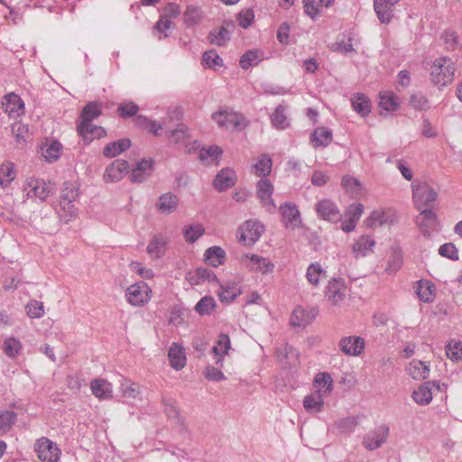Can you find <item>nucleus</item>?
Segmentation results:
<instances>
[{"label": "nucleus", "mask_w": 462, "mask_h": 462, "mask_svg": "<svg viewBox=\"0 0 462 462\" xmlns=\"http://www.w3.org/2000/svg\"><path fill=\"white\" fill-rule=\"evenodd\" d=\"M226 257V251L217 245L208 248L204 253V260L213 267H218L225 263Z\"/></svg>", "instance_id": "37"}, {"label": "nucleus", "mask_w": 462, "mask_h": 462, "mask_svg": "<svg viewBox=\"0 0 462 462\" xmlns=\"http://www.w3.org/2000/svg\"><path fill=\"white\" fill-rule=\"evenodd\" d=\"M434 285L428 281H419L416 292L423 302H430L434 299Z\"/></svg>", "instance_id": "50"}, {"label": "nucleus", "mask_w": 462, "mask_h": 462, "mask_svg": "<svg viewBox=\"0 0 462 462\" xmlns=\"http://www.w3.org/2000/svg\"><path fill=\"white\" fill-rule=\"evenodd\" d=\"M346 292V286L344 281L333 278L326 287L325 298L332 305H337L344 300Z\"/></svg>", "instance_id": "13"}, {"label": "nucleus", "mask_w": 462, "mask_h": 462, "mask_svg": "<svg viewBox=\"0 0 462 462\" xmlns=\"http://www.w3.org/2000/svg\"><path fill=\"white\" fill-rule=\"evenodd\" d=\"M236 182V171L229 168L222 169L215 177L213 180V187L217 191H224L233 187Z\"/></svg>", "instance_id": "18"}, {"label": "nucleus", "mask_w": 462, "mask_h": 462, "mask_svg": "<svg viewBox=\"0 0 462 462\" xmlns=\"http://www.w3.org/2000/svg\"><path fill=\"white\" fill-rule=\"evenodd\" d=\"M400 0H374V12L382 23L388 24L393 17L395 5Z\"/></svg>", "instance_id": "17"}, {"label": "nucleus", "mask_w": 462, "mask_h": 462, "mask_svg": "<svg viewBox=\"0 0 462 462\" xmlns=\"http://www.w3.org/2000/svg\"><path fill=\"white\" fill-rule=\"evenodd\" d=\"M120 391L123 397L127 400H136L141 393L139 384L125 378L120 381Z\"/></svg>", "instance_id": "47"}, {"label": "nucleus", "mask_w": 462, "mask_h": 462, "mask_svg": "<svg viewBox=\"0 0 462 462\" xmlns=\"http://www.w3.org/2000/svg\"><path fill=\"white\" fill-rule=\"evenodd\" d=\"M324 396L323 394L314 392L306 395L303 399V407L309 413L320 412L324 408Z\"/></svg>", "instance_id": "36"}, {"label": "nucleus", "mask_w": 462, "mask_h": 462, "mask_svg": "<svg viewBox=\"0 0 462 462\" xmlns=\"http://www.w3.org/2000/svg\"><path fill=\"white\" fill-rule=\"evenodd\" d=\"M433 388L434 382L428 381L422 384H420L416 390L412 393L413 401L419 405H428L433 398Z\"/></svg>", "instance_id": "26"}, {"label": "nucleus", "mask_w": 462, "mask_h": 462, "mask_svg": "<svg viewBox=\"0 0 462 462\" xmlns=\"http://www.w3.org/2000/svg\"><path fill=\"white\" fill-rule=\"evenodd\" d=\"M170 136L175 143H183L186 152L189 153L199 149V145L196 140H194L190 145L187 143L190 137L189 131L188 127L183 124L178 125L176 129L171 132Z\"/></svg>", "instance_id": "21"}, {"label": "nucleus", "mask_w": 462, "mask_h": 462, "mask_svg": "<svg viewBox=\"0 0 462 462\" xmlns=\"http://www.w3.org/2000/svg\"><path fill=\"white\" fill-rule=\"evenodd\" d=\"M288 106L281 104L271 115L272 125L278 130H285L290 126V119L288 117Z\"/></svg>", "instance_id": "31"}, {"label": "nucleus", "mask_w": 462, "mask_h": 462, "mask_svg": "<svg viewBox=\"0 0 462 462\" xmlns=\"http://www.w3.org/2000/svg\"><path fill=\"white\" fill-rule=\"evenodd\" d=\"M178 204V197L171 192H167L159 197L156 208L161 213L169 215L177 209Z\"/></svg>", "instance_id": "30"}, {"label": "nucleus", "mask_w": 462, "mask_h": 462, "mask_svg": "<svg viewBox=\"0 0 462 462\" xmlns=\"http://www.w3.org/2000/svg\"><path fill=\"white\" fill-rule=\"evenodd\" d=\"M446 355L453 362L462 361V342L451 340L446 345Z\"/></svg>", "instance_id": "52"}, {"label": "nucleus", "mask_w": 462, "mask_h": 462, "mask_svg": "<svg viewBox=\"0 0 462 462\" xmlns=\"http://www.w3.org/2000/svg\"><path fill=\"white\" fill-rule=\"evenodd\" d=\"M430 365L426 362L413 359L409 363V365L406 367L407 374L413 379V380H425L430 375Z\"/></svg>", "instance_id": "28"}, {"label": "nucleus", "mask_w": 462, "mask_h": 462, "mask_svg": "<svg viewBox=\"0 0 462 462\" xmlns=\"http://www.w3.org/2000/svg\"><path fill=\"white\" fill-rule=\"evenodd\" d=\"M135 123L140 127L148 130L150 133H152L156 136L161 134V130L162 129V126L156 121L150 120L143 116H138L135 118Z\"/></svg>", "instance_id": "54"}, {"label": "nucleus", "mask_w": 462, "mask_h": 462, "mask_svg": "<svg viewBox=\"0 0 462 462\" xmlns=\"http://www.w3.org/2000/svg\"><path fill=\"white\" fill-rule=\"evenodd\" d=\"M240 262L248 270L261 273L263 275L272 273L275 267L271 260L256 254H243Z\"/></svg>", "instance_id": "5"}, {"label": "nucleus", "mask_w": 462, "mask_h": 462, "mask_svg": "<svg viewBox=\"0 0 462 462\" xmlns=\"http://www.w3.org/2000/svg\"><path fill=\"white\" fill-rule=\"evenodd\" d=\"M421 211H420V217H418V224L420 226V228L421 229V231L425 234V235H428L430 236V233L429 231L427 230V228L429 226H432L436 224L437 222V215L436 213L430 209V208H420Z\"/></svg>", "instance_id": "46"}, {"label": "nucleus", "mask_w": 462, "mask_h": 462, "mask_svg": "<svg viewBox=\"0 0 462 462\" xmlns=\"http://www.w3.org/2000/svg\"><path fill=\"white\" fill-rule=\"evenodd\" d=\"M263 60V52L261 50H249L241 56L239 64L243 69H248L258 65Z\"/></svg>", "instance_id": "44"}, {"label": "nucleus", "mask_w": 462, "mask_h": 462, "mask_svg": "<svg viewBox=\"0 0 462 462\" xmlns=\"http://www.w3.org/2000/svg\"><path fill=\"white\" fill-rule=\"evenodd\" d=\"M171 366L175 370L182 369L186 365L185 349L178 343H173L168 352Z\"/></svg>", "instance_id": "29"}, {"label": "nucleus", "mask_w": 462, "mask_h": 462, "mask_svg": "<svg viewBox=\"0 0 462 462\" xmlns=\"http://www.w3.org/2000/svg\"><path fill=\"white\" fill-rule=\"evenodd\" d=\"M26 313L31 319H39L44 315L43 303L38 300H31L25 306Z\"/></svg>", "instance_id": "63"}, {"label": "nucleus", "mask_w": 462, "mask_h": 462, "mask_svg": "<svg viewBox=\"0 0 462 462\" xmlns=\"http://www.w3.org/2000/svg\"><path fill=\"white\" fill-rule=\"evenodd\" d=\"M316 313L308 311L299 306L294 309L291 316V325L293 327H306L315 319Z\"/></svg>", "instance_id": "33"}, {"label": "nucleus", "mask_w": 462, "mask_h": 462, "mask_svg": "<svg viewBox=\"0 0 462 462\" xmlns=\"http://www.w3.org/2000/svg\"><path fill=\"white\" fill-rule=\"evenodd\" d=\"M17 415L13 411H0V434L6 432L15 422Z\"/></svg>", "instance_id": "59"}, {"label": "nucleus", "mask_w": 462, "mask_h": 462, "mask_svg": "<svg viewBox=\"0 0 462 462\" xmlns=\"http://www.w3.org/2000/svg\"><path fill=\"white\" fill-rule=\"evenodd\" d=\"M153 160L142 159L137 162L135 166L132 169L130 173V180L132 182L142 183L146 180L153 171Z\"/></svg>", "instance_id": "15"}, {"label": "nucleus", "mask_w": 462, "mask_h": 462, "mask_svg": "<svg viewBox=\"0 0 462 462\" xmlns=\"http://www.w3.org/2000/svg\"><path fill=\"white\" fill-rule=\"evenodd\" d=\"M101 114L100 106L96 102H89L87 104L80 115L83 120H91L97 118Z\"/></svg>", "instance_id": "60"}, {"label": "nucleus", "mask_w": 462, "mask_h": 462, "mask_svg": "<svg viewBox=\"0 0 462 462\" xmlns=\"http://www.w3.org/2000/svg\"><path fill=\"white\" fill-rule=\"evenodd\" d=\"M313 386L316 392L327 397L333 390L334 382L328 373H319L314 378Z\"/></svg>", "instance_id": "34"}, {"label": "nucleus", "mask_w": 462, "mask_h": 462, "mask_svg": "<svg viewBox=\"0 0 462 462\" xmlns=\"http://www.w3.org/2000/svg\"><path fill=\"white\" fill-rule=\"evenodd\" d=\"M351 105L359 116L365 117L371 112V102L369 98L361 93L354 94L351 97Z\"/></svg>", "instance_id": "40"}, {"label": "nucleus", "mask_w": 462, "mask_h": 462, "mask_svg": "<svg viewBox=\"0 0 462 462\" xmlns=\"http://www.w3.org/2000/svg\"><path fill=\"white\" fill-rule=\"evenodd\" d=\"M186 279L190 285H199L207 281L209 282L217 281V276L212 270L199 267L195 271L188 273Z\"/></svg>", "instance_id": "27"}, {"label": "nucleus", "mask_w": 462, "mask_h": 462, "mask_svg": "<svg viewBox=\"0 0 462 462\" xmlns=\"http://www.w3.org/2000/svg\"><path fill=\"white\" fill-rule=\"evenodd\" d=\"M152 290L144 282H138L130 285L125 297L127 301L133 306H143L151 300Z\"/></svg>", "instance_id": "8"}, {"label": "nucleus", "mask_w": 462, "mask_h": 462, "mask_svg": "<svg viewBox=\"0 0 462 462\" xmlns=\"http://www.w3.org/2000/svg\"><path fill=\"white\" fill-rule=\"evenodd\" d=\"M320 217L327 221L337 222L341 219V214L337 207L329 199H322L316 206Z\"/></svg>", "instance_id": "20"}, {"label": "nucleus", "mask_w": 462, "mask_h": 462, "mask_svg": "<svg viewBox=\"0 0 462 462\" xmlns=\"http://www.w3.org/2000/svg\"><path fill=\"white\" fill-rule=\"evenodd\" d=\"M273 167V161L267 154H262L251 166V172L257 177L266 178L270 175Z\"/></svg>", "instance_id": "35"}, {"label": "nucleus", "mask_w": 462, "mask_h": 462, "mask_svg": "<svg viewBox=\"0 0 462 462\" xmlns=\"http://www.w3.org/2000/svg\"><path fill=\"white\" fill-rule=\"evenodd\" d=\"M34 451L42 462H58L61 455V450L58 445L46 437L36 439Z\"/></svg>", "instance_id": "3"}, {"label": "nucleus", "mask_w": 462, "mask_h": 462, "mask_svg": "<svg viewBox=\"0 0 462 462\" xmlns=\"http://www.w3.org/2000/svg\"><path fill=\"white\" fill-rule=\"evenodd\" d=\"M231 347L230 338L226 334L218 337L217 344L213 346L212 352L216 357V365H221L224 356L228 354Z\"/></svg>", "instance_id": "39"}, {"label": "nucleus", "mask_w": 462, "mask_h": 462, "mask_svg": "<svg viewBox=\"0 0 462 462\" xmlns=\"http://www.w3.org/2000/svg\"><path fill=\"white\" fill-rule=\"evenodd\" d=\"M379 106L385 111H395L399 107V98L393 92H382L380 94Z\"/></svg>", "instance_id": "49"}, {"label": "nucleus", "mask_w": 462, "mask_h": 462, "mask_svg": "<svg viewBox=\"0 0 462 462\" xmlns=\"http://www.w3.org/2000/svg\"><path fill=\"white\" fill-rule=\"evenodd\" d=\"M389 435L388 426L382 424L371 430L364 437V447L368 450H374L380 448L387 439Z\"/></svg>", "instance_id": "11"}, {"label": "nucleus", "mask_w": 462, "mask_h": 462, "mask_svg": "<svg viewBox=\"0 0 462 462\" xmlns=\"http://www.w3.org/2000/svg\"><path fill=\"white\" fill-rule=\"evenodd\" d=\"M279 210L286 228L300 226L301 223L300 215L295 204L289 202L283 203L280 206Z\"/></svg>", "instance_id": "16"}, {"label": "nucleus", "mask_w": 462, "mask_h": 462, "mask_svg": "<svg viewBox=\"0 0 462 462\" xmlns=\"http://www.w3.org/2000/svg\"><path fill=\"white\" fill-rule=\"evenodd\" d=\"M412 199L417 208L430 206L437 198V190L427 181L414 180L411 183Z\"/></svg>", "instance_id": "2"}, {"label": "nucleus", "mask_w": 462, "mask_h": 462, "mask_svg": "<svg viewBox=\"0 0 462 462\" xmlns=\"http://www.w3.org/2000/svg\"><path fill=\"white\" fill-rule=\"evenodd\" d=\"M455 64L448 57L437 58L431 67V80L438 87H444L449 84L454 78Z\"/></svg>", "instance_id": "1"}, {"label": "nucleus", "mask_w": 462, "mask_h": 462, "mask_svg": "<svg viewBox=\"0 0 462 462\" xmlns=\"http://www.w3.org/2000/svg\"><path fill=\"white\" fill-rule=\"evenodd\" d=\"M339 349L346 356H358L365 346V341L358 336L344 337L339 340Z\"/></svg>", "instance_id": "12"}, {"label": "nucleus", "mask_w": 462, "mask_h": 462, "mask_svg": "<svg viewBox=\"0 0 462 462\" xmlns=\"http://www.w3.org/2000/svg\"><path fill=\"white\" fill-rule=\"evenodd\" d=\"M306 279L312 287H319L321 280L327 278V271L320 263H311L306 270Z\"/></svg>", "instance_id": "32"}, {"label": "nucleus", "mask_w": 462, "mask_h": 462, "mask_svg": "<svg viewBox=\"0 0 462 462\" xmlns=\"http://www.w3.org/2000/svg\"><path fill=\"white\" fill-rule=\"evenodd\" d=\"M375 241L371 236H359L352 245V252L356 258L365 257L374 252Z\"/></svg>", "instance_id": "23"}, {"label": "nucleus", "mask_w": 462, "mask_h": 462, "mask_svg": "<svg viewBox=\"0 0 462 462\" xmlns=\"http://www.w3.org/2000/svg\"><path fill=\"white\" fill-rule=\"evenodd\" d=\"M397 221V214L392 208H379L373 210L365 218V225L366 227L374 228L392 225Z\"/></svg>", "instance_id": "6"}, {"label": "nucleus", "mask_w": 462, "mask_h": 462, "mask_svg": "<svg viewBox=\"0 0 462 462\" xmlns=\"http://www.w3.org/2000/svg\"><path fill=\"white\" fill-rule=\"evenodd\" d=\"M23 192L26 194L28 199L44 201L49 196L50 190L44 180L29 178L23 185Z\"/></svg>", "instance_id": "10"}, {"label": "nucleus", "mask_w": 462, "mask_h": 462, "mask_svg": "<svg viewBox=\"0 0 462 462\" xmlns=\"http://www.w3.org/2000/svg\"><path fill=\"white\" fill-rule=\"evenodd\" d=\"M229 40L230 33L225 27L213 30L208 34V41L213 45L224 46Z\"/></svg>", "instance_id": "51"}, {"label": "nucleus", "mask_w": 462, "mask_h": 462, "mask_svg": "<svg viewBox=\"0 0 462 462\" xmlns=\"http://www.w3.org/2000/svg\"><path fill=\"white\" fill-rule=\"evenodd\" d=\"M61 144L57 141L51 142L50 144L42 148V156L46 161L51 162L58 160L60 156Z\"/></svg>", "instance_id": "57"}, {"label": "nucleus", "mask_w": 462, "mask_h": 462, "mask_svg": "<svg viewBox=\"0 0 462 462\" xmlns=\"http://www.w3.org/2000/svg\"><path fill=\"white\" fill-rule=\"evenodd\" d=\"M3 349L9 357H15L22 350V343L15 337H7L4 341Z\"/></svg>", "instance_id": "56"}, {"label": "nucleus", "mask_w": 462, "mask_h": 462, "mask_svg": "<svg viewBox=\"0 0 462 462\" xmlns=\"http://www.w3.org/2000/svg\"><path fill=\"white\" fill-rule=\"evenodd\" d=\"M263 231L264 226L259 220H246L239 227L240 241L251 246L260 239Z\"/></svg>", "instance_id": "7"}, {"label": "nucleus", "mask_w": 462, "mask_h": 462, "mask_svg": "<svg viewBox=\"0 0 462 462\" xmlns=\"http://www.w3.org/2000/svg\"><path fill=\"white\" fill-rule=\"evenodd\" d=\"M3 108L12 117H18L24 113V104L21 97L14 93L5 97Z\"/></svg>", "instance_id": "24"}, {"label": "nucleus", "mask_w": 462, "mask_h": 462, "mask_svg": "<svg viewBox=\"0 0 462 462\" xmlns=\"http://www.w3.org/2000/svg\"><path fill=\"white\" fill-rule=\"evenodd\" d=\"M78 195V189L73 184L64 183L60 193V203L74 202Z\"/></svg>", "instance_id": "64"}, {"label": "nucleus", "mask_w": 462, "mask_h": 462, "mask_svg": "<svg viewBox=\"0 0 462 462\" xmlns=\"http://www.w3.org/2000/svg\"><path fill=\"white\" fill-rule=\"evenodd\" d=\"M335 0H303V7L305 14L312 20L317 19L320 15V6L329 7Z\"/></svg>", "instance_id": "38"}, {"label": "nucleus", "mask_w": 462, "mask_h": 462, "mask_svg": "<svg viewBox=\"0 0 462 462\" xmlns=\"http://www.w3.org/2000/svg\"><path fill=\"white\" fill-rule=\"evenodd\" d=\"M78 131L88 142L92 141L94 138H101L106 134L103 127L94 125L91 120L83 119H81L80 124L78 125Z\"/></svg>", "instance_id": "25"}, {"label": "nucleus", "mask_w": 462, "mask_h": 462, "mask_svg": "<svg viewBox=\"0 0 462 462\" xmlns=\"http://www.w3.org/2000/svg\"><path fill=\"white\" fill-rule=\"evenodd\" d=\"M89 386L92 394L98 400H108L113 397V385L106 379H93Z\"/></svg>", "instance_id": "22"}, {"label": "nucleus", "mask_w": 462, "mask_h": 462, "mask_svg": "<svg viewBox=\"0 0 462 462\" xmlns=\"http://www.w3.org/2000/svg\"><path fill=\"white\" fill-rule=\"evenodd\" d=\"M274 187L270 180L261 178L256 184V196L260 203L268 212H273L276 209V205L273 199Z\"/></svg>", "instance_id": "9"}, {"label": "nucleus", "mask_w": 462, "mask_h": 462, "mask_svg": "<svg viewBox=\"0 0 462 462\" xmlns=\"http://www.w3.org/2000/svg\"><path fill=\"white\" fill-rule=\"evenodd\" d=\"M169 237L167 235L159 233L150 240L146 252L152 259L162 257L168 250Z\"/></svg>", "instance_id": "14"}, {"label": "nucleus", "mask_w": 462, "mask_h": 462, "mask_svg": "<svg viewBox=\"0 0 462 462\" xmlns=\"http://www.w3.org/2000/svg\"><path fill=\"white\" fill-rule=\"evenodd\" d=\"M171 22L169 18L161 16L159 21L156 23L152 33L155 37H158L160 40L162 38H166L168 34L166 32L171 28Z\"/></svg>", "instance_id": "61"}, {"label": "nucleus", "mask_w": 462, "mask_h": 462, "mask_svg": "<svg viewBox=\"0 0 462 462\" xmlns=\"http://www.w3.org/2000/svg\"><path fill=\"white\" fill-rule=\"evenodd\" d=\"M212 119L219 127L226 130L243 128L246 125V120L243 115L227 108L220 109L214 113L212 115Z\"/></svg>", "instance_id": "4"}, {"label": "nucleus", "mask_w": 462, "mask_h": 462, "mask_svg": "<svg viewBox=\"0 0 462 462\" xmlns=\"http://www.w3.org/2000/svg\"><path fill=\"white\" fill-rule=\"evenodd\" d=\"M16 176L14 164L11 162H3L0 165V187H7Z\"/></svg>", "instance_id": "48"}, {"label": "nucleus", "mask_w": 462, "mask_h": 462, "mask_svg": "<svg viewBox=\"0 0 462 462\" xmlns=\"http://www.w3.org/2000/svg\"><path fill=\"white\" fill-rule=\"evenodd\" d=\"M216 308V300L211 296H204L195 306V310L201 316L209 315Z\"/></svg>", "instance_id": "53"}, {"label": "nucleus", "mask_w": 462, "mask_h": 462, "mask_svg": "<svg viewBox=\"0 0 462 462\" xmlns=\"http://www.w3.org/2000/svg\"><path fill=\"white\" fill-rule=\"evenodd\" d=\"M402 265V254L400 249H393L391 259L389 260L386 272L389 273H396Z\"/></svg>", "instance_id": "62"}, {"label": "nucleus", "mask_w": 462, "mask_h": 462, "mask_svg": "<svg viewBox=\"0 0 462 462\" xmlns=\"http://www.w3.org/2000/svg\"><path fill=\"white\" fill-rule=\"evenodd\" d=\"M131 146V141L124 138L112 143H109L103 150V154L106 158H113L123 152L126 151Z\"/></svg>", "instance_id": "42"}, {"label": "nucleus", "mask_w": 462, "mask_h": 462, "mask_svg": "<svg viewBox=\"0 0 462 462\" xmlns=\"http://www.w3.org/2000/svg\"><path fill=\"white\" fill-rule=\"evenodd\" d=\"M332 137V131L325 127H319L312 133L310 142L314 147L328 146L331 143Z\"/></svg>", "instance_id": "45"}, {"label": "nucleus", "mask_w": 462, "mask_h": 462, "mask_svg": "<svg viewBox=\"0 0 462 462\" xmlns=\"http://www.w3.org/2000/svg\"><path fill=\"white\" fill-rule=\"evenodd\" d=\"M129 171V164L124 160H116L106 167L104 173L106 181H119Z\"/></svg>", "instance_id": "19"}, {"label": "nucleus", "mask_w": 462, "mask_h": 462, "mask_svg": "<svg viewBox=\"0 0 462 462\" xmlns=\"http://www.w3.org/2000/svg\"><path fill=\"white\" fill-rule=\"evenodd\" d=\"M410 105L418 111H427L430 108V102L427 97L420 92L414 93L411 96Z\"/></svg>", "instance_id": "58"}, {"label": "nucleus", "mask_w": 462, "mask_h": 462, "mask_svg": "<svg viewBox=\"0 0 462 462\" xmlns=\"http://www.w3.org/2000/svg\"><path fill=\"white\" fill-rule=\"evenodd\" d=\"M223 153L220 146L213 144L208 147H203L199 150V159L205 163H214L218 165L219 158Z\"/></svg>", "instance_id": "41"}, {"label": "nucleus", "mask_w": 462, "mask_h": 462, "mask_svg": "<svg viewBox=\"0 0 462 462\" xmlns=\"http://www.w3.org/2000/svg\"><path fill=\"white\" fill-rule=\"evenodd\" d=\"M205 233V229L202 225H189L184 226L183 228V236L185 240L188 243H194L197 241L203 234Z\"/></svg>", "instance_id": "55"}, {"label": "nucleus", "mask_w": 462, "mask_h": 462, "mask_svg": "<svg viewBox=\"0 0 462 462\" xmlns=\"http://www.w3.org/2000/svg\"><path fill=\"white\" fill-rule=\"evenodd\" d=\"M242 293L241 287L234 282L222 284L218 291L219 300L222 302H231Z\"/></svg>", "instance_id": "43"}]
</instances>
